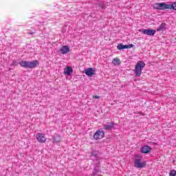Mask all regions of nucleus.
I'll return each instance as SVG.
<instances>
[{"label":"nucleus","instance_id":"nucleus-1","mask_svg":"<svg viewBox=\"0 0 176 176\" xmlns=\"http://www.w3.org/2000/svg\"><path fill=\"white\" fill-rule=\"evenodd\" d=\"M153 9L157 10H166V9H170V10H176V2L172 4H166V3H155L153 5Z\"/></svg>","mask_w":176,"mask_h":176},{"label":"nucleus","instance_id":"nucleus-2","mask_svg":"<svg viewBox=\"0 0 176 176\" xmlns=\"http://www.w3.org/2000/svg\"><path fill=\"white\" fill-rule=\"evenodd\" d=\"M38 64L39 63L38 60H32V61H24L22 60L19 63L21 67L23 68H29L30 69H32V68H36L38 67Z\"/></svg>","mask_w":176,"mask_h":176},{"label":"nucleus","instance_id":"nucleus-3","mask_svg":"<svg viewBox=\"0 0 176 176\" xmlns=\"http://www.w3.org/2000/svg\"><path fill=\"white\" fill-rule=\"evenodd\" d=\"M145 67V63L142 61H138L135 67V76H141L142 74V69Z\"/></svg>","mask_w":176,"mask_h":176},{"label":"nucleus","instance_id":"nucleus-4","mask_svg":"<svg viewBox=\"0 0 176 176\" xmlns=\"http://www.w3.org/2000/svg\"><path fill=\"white\" fill-rule=\"evenodd\" d=\"M105 137V133L100 129L96 131L94 135V140H101Z\"/></svg>","mask_w":176,"mask_h":176},{"label":"nucleus","instance_id":"nucleus-5","mask_svg":"<svg viewBox=\"0 0 176 176\" xmlns=\"http://www.w3.org/2000/svg\"><path fill=\"white\" fill-rule=\"evenodd\" d=\"M145 166H146V163H145V162H141V159L135 157V167H136V168H143Z\"/></svg>","mask_w":176,"mask_h":176},{"label":"nucleus","instance_id":"nucleus-6","mask_svg":"<svg viewBox=\"0 0 176 176\" xmlns=\"http://www.w3.org/2000/svg\"><path fill=\"white\" fill-rule=\"evenodd\" d=\"M140 32H142L144 35H148L149 36H153L156 34V30L152 29H144L143 30H140Z\"/></svg>","mask_w":176,"mask_h":176},{"label":"nucleus","instance_id":"nucleus-7","mask_svg":"<svg viewBox=\"0 0 176 176\" xmlns=\"http://www.w3.org/2000/svg\"><path fill=\"white\" fill-rule=\"evenodd\" d=\"M36 140L38 141V142L40 143H43V142H46V138L45 137V135L41 133H38L36 134Z\"/></svg>","mask_w":176,"mask_h":176},{"label":"nucleus","instance_id":"nucleus-8","mask_svg":"<svg viewBox=\"0 0 176 176\" xmlns=\"http://www.w3.org/2000/svg\"><path fill=\"white\" fill-rule=\"evenodd\" d=\"M131 47H134V45L133 44L124 45L121 43L117 46V49L118 50H123L124 49H131Z\"/></svg>","mask_w":176,"mask_h":176},{"label":"nucleus","instance_id":"nucleus-9","mask_svg":"<svg viewBox=\"0 0 176 176\" xmlns=\"http://www.w3.org/2000/svg\"><path fill=\"white\" fill-rule=\"evenodd\" d=\"M85 74L87 76H93L96 74V70L91 67L85 69Z\"/></svg>","mask_w":176,"mask_h":176},{"label":"nucleus","instance_id":"nucleus-10","mask_svg":"<svg viewBox=\"0 0 176 176\" xmlns=\"http://www.w3.org/2000/svg\"><path fill=\"white\" fill-rule=\"evenodd\" d=\"M151 151H152V148H151V146L148 145L143 146L140 149V151L142 152V153H149Z\"/></svg>","mask_w":176,"mask_h":176},{"label":"nucleus","instance_id":"nucleus-11","mask_svg":"<svg viewBox=\"0 0 176 176\" xmlns=\"http://www.w3.org/2000/svg\"><path fill=\"white\" fill-rule=\"evenodd\" d=\"M60 52L62 54H67L69 52V47L67 45H63L60 49Z\"/></svg>","mask_w":176,"mask_h":176},{"label":"nucleus","instance_id":"nucleus-12","mask_svg":"<svg viewBox=\"0 0 176 176\" xmlns=\"http://www.w3.org/2000/svg\"><path fill=\"white\" fill-rule=\"evenodd\" d=\"M115 124L113 122H108L107 124L103 125L104 130H112Z\"/></svg>","mask_w":176,"mask_h":176},{"label":"nucleus","instance_id":"nucleus-13","mask_svg":"<svg viewBox=\"0 0 176 176\" xmlns=\"http://www.w3.org/2000/svg\"><path fill=\"white\" fill-rule=\"evenodd\" d=\"M72 72H74V69H72V67H67V68L64 69L65 75L69 76L72 74Z\"/></svg>","mask_w":176,"mask_h":176},{"label":"nucleus","instance_id":"nucleus-14","mask_svg":"<svg viewBox=\"0 0 176 176\" xmlns=\"http://www.w3.org/2000/svg\"><path fill=\"white\" fill-rule=\"evenodd\" d=\"M164 30H166V23H162L160 25V27L158 28H157V32L164 31Z\"/></svg>","mask_w":176,"mask_h":176},{"label":"nucleus","instance_id":"nucleus-15","mask_svg":"<svg viewBox=\"0 0 176 176\" xmlns=\"http://www.w3.org/2000/svg\"><path fill=\"white\" fill-rule=\"evenodd\" d=\"M53 141L54 142H56V143L60 142V141H61V138L58 135H55L53 137Z\"/></svg>","mask_w":176,"mask_h":176},{"label":"nucleus","instance_id":"nucleus-16","mask_svg":"<svg viewBox=\"0 0 176 176\" xmlns=\"http://www.w3.org/2000/svg\"><path fill=\"white\" fill-rule=\"evenodd\" d=\"M112 63L114 65H120V59L115 58L113 59Z\"/></svg>","mask_w":176,"mask_h":176},{"label":"nucleus","instance_id":"nucleus-17","mask_svg":"<svg viewBox=\"0 0 176 176\" xmlns=\"http://www.w3.org/2000/svg\"><path fill=\"white\" fill-rule=\"evenodd\" d=\"M98 6H99V8H101V9H105V8H107V6H105V3H104L103 1L98 2Z\"/></svg>","mask_w":176,"mask_h":176},{"label":"nucleus","instance_id":"nucleus-18","mask_svg":"<svg viewBox=\"0 0 176 176\" xmlns=\"http://www.w3.org/2000/svg\"><path fill=\"white\" fill-rule=\"evenodd\" d=\"M176 175V170H171L169 173V176H175Z\"/></svg>","mask_w":176,"mask_h":176},{"label":"nucleus","instance_id":"nucleus-19","mask_svg":"<svg viewBox=\"0 0 176 176\" xmlns=\"http://www.w3.org/2000/svg\"><path fill=\"white\" fill-rule=\"evenodd\" d=\"M97 157V153H96V151H92L91 154V157Z\"/></svg>","mask_w":176,"mask_h":176},{"label":"nucleus","instance_id":"nucleus-20","mask_svg":"<svg viewBox=\"0 0 176 176\" xmlns=\"http://www.w3.org/2000/svg\"><path fill=\"white\" fill-rule=\"evenodd\" d=\"M93 98H96V100H98V98H100V96H94Z\"/></svg>","mask_w":176,"mask_h":176},{"label":"nucleus","instance_id":"nucleus-21","mask_svg":"<svg viewBox=\"0 0 176 176\" xmlns=\"http://www.w3.org/2000/svg\"><path fill=\"white\" fill-rule=\"evenodd\" d=\"M30 35H34V32H29L28 33Z\"/></svg>","mask_w":176,"mask_h":176}]
</instances>
